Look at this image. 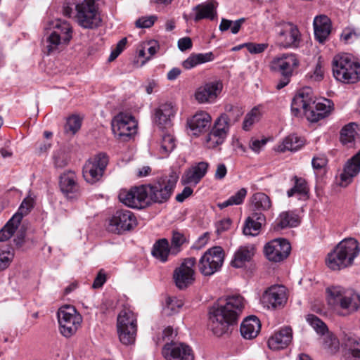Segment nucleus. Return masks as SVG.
<instances>
[{"label":"nucleus","mask_w":360,"mask_h":360,"mask_svg":"<svg viewBox=\"0 0 360 360\" xmlns=\"http://www.w3.org/2000/svg\"><path fill=\"white\" fill-rule=\"evenodd\" d=\"M14 254L8 252H0V271L6 269L13 261Z\"/></svg>","instance_id":"obj_55"},{"label":"nucleus","mask_w":360,"mask_h":360,"mask_svg":"<svg viewBox=\"0 0 360 360\" xmlns=\"http://www.w3.org/2000/svg\"><path fill=\"white\" fill-rule=\"evenodd\" d=\"M292 181H294V186L287 191V195L288 198L294 195L303 197L308 196L309 188L307 182L304 179L294 176Z\"/></svg>","instance_id":"obj_37"},{"label":"nucleus","mask_w":360,"mask_h":360,"mask_svg":"<svg viewBox=\"0 0 360 360\" xmlns=\"http://www.w3.org/2000/svg\"><path fill=\"white\" fill-rule=\"evenodd\" d=\"M260 117V112L257 107L253 108L250 112H249L243 121V129L245 131L250 130V127L254 123L257 122Z\"/></svg>","instance_id":"obj_49"},{"label":"nucleus","mask_w":360,"mask_h":360,"mask_svg":"<svg viewBox=\"0 0 360 360\" xmlns=\"http://www.w3.org/2000/svg\"><path fill=\"white\" fill-rule=\"evenodd\" d=\"M360 172V149L359 151L346 162L343 172L340 174V186H347L353 178Z\"/></svg>","instance_id":"obj_26"},{"label":"nucleus","mask_w":360,"mask_h":360,"mask_svg":"<svg viewBox=\"0 0 360 360\" xmlns=\"http://www.w3.org/2000/svg\"><path fill=\"white\" fill-rule=\"evenodd\" d=\"M301 109L309 122H316L330 114L333 103L329 99L316 103L311 89L305 87L297 92L291 104V110L295 116L300 114Z\"/></svg>","instance_id":"obj_2"},{"label":"nucleus","mask_w":360,"mask_h":360,"mask_svg":"<svg viewBox=\"0 0 360 360\" xmlns=\"http://www.w3.org/2000/svg\"><path fill=\"white\" fill-rule=\"evenodd\" d=\"M182 304L177 300L169 297L167 300V307L165 309L166 311H170L168 314H171L176 312V308H180Z\"/></svg>","instance_id":"obj_58"},{"label":"nucleus","mask_w":360,"mask_h":360,"mask_svg":"<svg viewBox=\"0 0 360 360\" xmlns=\"http://www.w3.org/2000/svg\"><path fill=\"white\" fill-rule=\"evenodd\" d=\"M223 88V84L219 80L207 82L198 88L195 96L200 103L212 102L215 100Z\"/></svg>","instance_id":"obj_23"},{"label":"nucleus","mask_w":360,"mask_h":360,"mask_svg":"<svg viewBox=\"0 0 360 360\" xmlns=\"http://www.w3.org/2000/svg\"><path fill=\"white\" fill-rule=\"evenodd\" d=\"M279 27L278 34L280 44L285 48L297 47L300 40V34L297 26L290 22H283Z\"/></svg>","instance_id":"obj_22"},{"label":"nucleus","mask_w":360,"mask_h":360,"mask_svg":"<svg viewBox=\"0 0 360 360\" xmlns=\"http://www.w3.org/2000/svg\"><path fill=\"white\" fill-rule=\"evenodd\" d=\"M231 226V220L230 219H224L216 224L217 234L229 230Z\"/></svg>","instance_id":"obj_59"},{"label":"nucleus","mask_w":360,"mask_h":360,"mask_svg":"<svg viewBox=\"0 0 360 360\" xmlns=\"http://www.w3.org/2000/svg\"><path fill=\"white\" fill-rule=\"evenodd\" d=\"M252 255V252L248 247H240L235 252L231 265L236 268H241L251 259Z\"/></svg>","instance_id":"obj_40"},{"label":"nucleus","mask_w":360,"mask_h":360,"mask_svg":"<svg viewBox=\"0 0 360 360\" xmlns=\"http://www.w3.org/2000/svg\"><path fill=\"white\" fill-rule=\"evenodd\" d=\"M59 186L60 191L68 198H76L80 195L79 186L76 181V175L71 171L60 175Z\"/></svg>","instance_id":"obj_24"},{"label":"nucleus","mask_w":360,"mask_h":360,"mask_svg":"<svg viewBox=\"0 0 360 360\" xmlns=\"http://www.w3.org/2000/svg\"><path fill=\"white\" fill-rule=\"evenodd\" d=\"M327 301L333 307L347 310L348 314L360 309V295L341 286H330L326 290Z\"/></svg>","instance_id":"obj_6"},{"label":"nucleus","mask_w":360,"mask_h":360,"mask_svg":"<svg viewBox=\"0 0 360 360\" xmlns=\"http://www.w3.org/2000/svg\"><path fill=\"white\" fill-rule=\"evenodd\" d=\"M186 238L184 233L179 231H172V236L171 238L172 255H176L181 251V245L186 243Z\"/></svg>","instance_id":"obj_46"},{"label":"nucleus","mask_w":360,"mask_h":360,"mask_svg":"<svg viewBox=\"0 0 360 360\" xmlns=\"http://www.w3.org/2000/svg\"><path fill=\"white\" fill-rule=\"evenodd\" d=\"M54 28L55 30L51 32H56L61 38V40L63 41L64 44H68L72 39V31L70 25L65 21H57Z\"/></svg>","instance_id":"obj_41"},{"label":"nucleus","mask_w":360,"mask_h":360,"mask_svg":"<svg viewBox=\"0 0 360 360\" xmlns=\"http://www.w3.org/2000/svg\"><path fill=\"white\" fill-rule=\"evenodd\" d=\"M265 221V217L262 213L254 212L245 221L243 232L246 236H257Z\"/></svg>","instance_id":"obj_33"},{"label":"nucleus","mask_w":360,"mask_h":360,"mask_svg":"<svg viewBox=\"0 0 360 360\" xmlns=\"http://www.w3.org/2000/svg\"><path fill=\"white\" fill-rule=\"evenodd\" d=\"M264 251L266 257L269 261L280 262L289 256L291 245L286 239L276 238L265 245Z\"/></svg>","instance_id":"obj_17"},{"label":"nucleus","mask_w":360,"mask_h":360,"mask_svg":"<svg viewBox=\"0 0 360 360\" xmlns=\"http://www.w3.org/2000/svg\"><path fill=\"white\" fill-rule=\"evenodd\" d=\"M175 112L174 106L171 103L160 105L155 110V122L160 129L170 128L172 126L171 118L174 116Z\"/></svg>","instance_id":"obj_27"},{"label":"nucleus","mask_w":360,"mask_h":360,"mask_svg":"<svg viewBox=\"0 0 360 360\" xmlns=\"http://www.w3.org/2000/svg\"><path fill=\"white\" fill-rule=\"evenodd\" d=\"M193 189L189 186H186L181 193L176 195V200L179 202H184L187 198L191 196L193 193Z\"/></svg>","instance_id":"obj_63"},{"label":"nucleus","mask_w":360,"mask_h":360,"mask_svg":"<svg viewBox=\"0 0 360 360\" xmlns=\"http://www.w3.org/2000/svg\"><path fill=\"white\" fill-rule=\"evenodd\" d=\"M226 119L227 118L223 116L221 114L215 121L214 127L216 128L222 129L228 134L231 124L226 120Z\"/></svg>","instance_id":"obj_62"},{"label":"nucleus","mask_w":360,"mask_h":360,"mask_svg":"<svg viewBox=\"0 0 360 360\" xmlns=\"http://www.w3.org/2000/svg\"><path fill=\"white\" fill-rule=\"evenodd\" d=\"M312 167L314 169H321L327 164V160L324 157H315L312 159Z\"/></svg>","instance_id":"obj_64"},{"label":"nucleus","mask_w":360,"mask_h":360,"mask_svg":"<svg viewBox=\"0 0 360 360\" xmlns=\"http://www.w3.org/2000/svg\"><path fill=\"white\" fill-rule=\"evenodd\" d=\"M117 330L120 341L125 345L135 342L137 332L136 315L129 309H123L117 318Z\"/></svg>","instance_id":"obj_9"},{"label":"nucleus","mask_w":360,"mask_h":360,"mask_svg":"<svg viewBox=\"0 0 360 360\" xmlns=\"http://www.w3.org/2000/svg\"><path fill=\"white\" fill-rule=\"evenodd\" d=\"M226 300L224 305L214 304L210 310L209 328L218 337L237 323L244 307V299L239 295L229 296Z\"/></svg>","instance_id":"obj_1"},{"label":"nucleus","mask_w":360,"mask_h":360,"mask_svg":"<svg viewBox=\"0 0 360 360\" xmlns=\"http://www.w3.org/2000/svg\"><path fill=\"white\" fill-rule=\"evenodd\" d=\"M32 207V199L25 198L23 200L18 212L0 229V242L8 241L14 236L15 231L21 224L23 217L27 215Z\"/></svg>","instance_id":"obj_13"},{"label":"nucleus","mask_w":360,"mask_h":360,"mask_svg":"<svg viewBox=\"0 0 360 360\" xmlns=\"http://www.w3.org/2000/svg\"><path fill=\"white\" fill-rule=\"evenodd\" d=\"M138 123L131 114L121 112L112 120V131L115 136L122 141H129L137 131Z\"/></svg>","instance_id":"obj_10"},{"label":"nucleus","mask_w":360,"mask_h":360,"mask_svg":"<svg viewBox=\"0 0 360 360\" xmlns=\"http://www.w3.org/2000/svg\"><path fill=\"white\" fill-rule=\"evenodd\" d=\"M196 259L188 257L184 259L179 267L173 273V279L176 286L180 290H184L192 285L195 281V266Z\"/></svg>","instance_id":"obj_16"},{"label":"nucleus","mask_w":360,"mask_h":360,"mask_svg":"<svg viewBox=\"0 0 360 360\" xmlns=\"http://www.w3.org/2000/svg\"><path fill=\"white\" fill-rule=\"evenodd\" d=\"M58 320L61 334L69 338L76 333L82 319L73 306L65 305L58 309Z\"/></svg>","instance_id":"obj_12"},{"label":"nucleus","mask_w":360,"mask_h":360,"mask_svg":"<svg viewBox=\"0 0 360 360\" xmlns=\"http://www.w3.org/2000/svg\"><path fill=\"white\" fill-rule=\"evenodd\" d=\"M53 160L56 167L63 168L68 165L69 158L65 151L59 150L54 153Z\"/></svg>","instance_id":"obj_53"},{"label":"nucleus","mask_w":360,"mask_h":360,"mask_svg":"<svg viewBox=\"0 0 360 360\" xmlns=\"http://www.w3.org/2000/svg\"><path fill=\"white\" fill-rule=\"evenodd\" d=\"M313 24L316 39L320 43H323L331 31L330 20L328 16L321 15L314 18Z\"/></svg>","instance_id":"obj_31"},{"label":"nucleus","mask_w":360,"mask_h":360,"mask_svg":"<svg viewBox=\"0 0 360 360\" xmlns=\"http://www.w3.org/2000/svg\"><path fill=\"white\" fill-rule=\"evenodd\" d=\"M137 225L136 218L130 210H117L109 220L108 229L109 231L122 234L133 229Z\"/></svg>","instance_id":"obj_14"},{"label":"nucleus","mask_w":360,"mask_h":360,"mask_svg":"<svg viewBox=\"0 0 360 360\" xmlns=\"http://www.w3.org/2000/svg\"><path fill=\"white\" fill-rule=\"evenodd\" d=\"M340 336L346 358L349 360L359 359L360 338L354 333L345 330L341 331Z\"/></svg>","instance_id":"obj_21"},{"label":"nucleus","mask_w":360,"mask_h":360,"mask_svg":"<svg viewBox=\"0 0 360 360\" xmlns=\"http://www.w3.org/2000/svg\"><path fill=\"white\" fill-rule=\"evenodd\" d=\"M242 46H245L252 54H258L263 53L268 48L269 44L267 43L257 44L249 42L243 44Z\"/></svg>","instance_id":"obj_54"},{"label":"nucleus","mask_w":360,"mask_h":360,"mask_svg":"<svg viewBox=\"0 0 360 360\" xmlns=\"http://www.w3.org/2000/svg\"><path fill=\"white\" fill-rule=\"evenodd\" d=\"M287 300V290L283 285H272L262 295V302L269 309L282 308Z\"/></svg>","instance_id":"obj_20"},{"label":"nucleus","mask_w":360,"mask_h":360,"mask_svg":"<svg viewBox=\"0 0 360 360\" xmlns=\"http://www.w3.org/2000/svg\"><path fill=\"white\" fill-rule=\"evenodd\" d=\"M211 121V116L207 112L201 111L195 114L188 121V125L194 135H198L210 129Z\"/></svg>","instance_id":"obj_29"},{"label":"nucleus","mask_w":360,"mask_h":360,"mask_svg":"<svg viewBox=\"0 0 360 360\" xmlns=\"http://www.w3.org/2000/svg\"><path fill=\"white\" fill-rule=\"evenodd\" d=\"M74 11L75 21L82 28L93 30L100 26L101 18L95 0H68L63 14L70 17Z\"/></svg>","instance_id":"obj_3"},{"label":"nucleus","mask_w":360,"mask_h":360,"mask_svg":"<svg viewBox=\"0 0 360 360\" xmlns=\"http://www.w3.org/2000/svg\"><path fill=\"white\" fill-rule=\"evenodd\" d=\"M209 166L208 162L202 161L186 170L181 179V184L195 186L205 176Z\"/></svg>","instance_id":"obj_25"},{"label":"nucleus","mask_w":360,"mask_h":360,"mask_svg":"<svg viewBox=\"0 0 360 360\" xmlns=\"http://www.w3.org/2000/svg\"><path fill=\"white\" fill-rule=\"evenodd\" d=\"M227 133L222 129L212 127L207 137V142L210 147H216L221 145L225 140Z\"/></svg>","instance_id":"obj_44"},{"label":"nucleus","mask_w":360,"mask_h":360,"mask_svg":"<svg viewBox=\"0 0 360 360\" xmlns=\"http://www.w3.org/2000/svg\"><path fill=\"white\" fill-rule=\"evenodd\" d=\"M178 48L181 51L189 50L192 48L193 43L192 40L188 37L181 38L178 41Z\"/></svg>","instance_id":"obj_61"},{"label":"nucleus","mask_w":360,"mask_h":360,"mask_svg":"<svg viewBox=\"0 0 360 360\" xmlns=\"http://www.w3.org/2000/svg\"><path fill=\"white\" fill-rule=\"evenodd\" d=\"M156 17L151 15L149 17H141L136 20L135 25L139 28H149L153 25Z\"/></svg>","instance_id":"obj_56"},{"label":"nucleus","mask_w":360,"mask_h":360,"mask_svg":"<svg viewBox=\"0 0 360 360\" xmlns=\"http://www.w3.org/2000/svg\"><path fill=\"white\" fill-rule=\"evenodd\" d=\"M307 320L317 333L324 335L326 333H328L327 326L316 316L309 314L307 316Z\"/></svg>","instance_id":"obj_48"},{"label":"nucleus","mask_w":360,"mask_h":360,"mask_svg":"<svg viewBox=\"0 0 360 360\" xmlns=\"http://www.w3.org/2000/svg\"><path fill=\"white\" fill-rule=\"evenodd\" d=\"M214 59L212 52L205 53H191L189 57L182 62V66L186 70H190L198 65L212 61Z\"/></svg>","instance_id":"obj_35"},{"label":"nucleus","mask_w":360,"mask_h":360,"mask_svg":"<svg viewBox=\"0 0 360 360\" xmlns=\"http://www.w3.org/2000/svg\"><path fill=\"white\" fill-rule=\"evenodd\" d=\"M178 179V173L172 170L169 175L160 176L153 183L142 185L146 191V205L167 202L174 192Z\"/></svg>","instance_id":"obj_4"},{"label":"nucleus","mask_w":360,"mask_h":360,"mask_svg":"<svg viewBox=\"0 0 360 360\" xmlns=\"http://www.w3.org/2000/svg\"><path fill=\"white\" fill-rule=\"evenodd\" d=\"M304 144V141L295 134L287 136L283 142L282 151L288 150L295 151L300 149Z\"/></svg>","instance_id":"obj_45"},{"label":"nucleus","mask_w":360,"mask_h":360,"mask_svg":"<svg viewBox=\"0 0 360 360\" xmlns=\"http://www.w3.org/2000/svg\"><path fill=\"white\" fill-rule=\"evenodd\" d=\"M333 72L337 80L353 84L360 79V64L352 60L348 54L337 55L333 60Z\"/></svg>","instance_id":"obj_7"},{"label":"nucleus","mask_w":360,"mask_h":360,"mask_svg":"<svg viewBox=\"0 0 360 360\" xmlns=\"http://www.w3.org/2000/svg\"><path fill=\"white\" fill-rule=\"evenodd\" d=\"M162 354L167 360H194V354L188 345L172 340L164 345Z\"/></svg>","instance_id":"obj_19"},{"label":"nucleus","mask_w":360,"mask_h":360,"mask_svg":"<svg viewBox=\"0 0 360 360\" xmlns=\"http://www.w3.org/2000/svg\"><path fill=\"white\" fill-rule=\"evenodd\" d=\"M161 136L160 152L163 156H167L175 148V139L169 131H162Z\"/></svg>","instance_id":"obj_42"},{"label":"nucleus","mask_w":360,"mask_h":360,"mask_svg":"<svg viewBox=\"0 0 360 360\" xmlns=\"http://www.w3.org/2000/svg\"><path fill=\"white\" fill-rule=\"evenodd\" d=\"M323 346L330 352L333 353L339 349V341L334 335L327 333L323 337Z\"/></svg>","instance_id":"obj_51"},{"label":"nucleus","mask_w":360,"mask_h":360,"mask_svg":"<svg viewBox=\"0 0 360 360\" xmlns=\"http://www.w3.org/2000/svg\"><path fill=\"white\" fill-rule=\"evenodd\" d=\"M146 191L142 185L132 187L130 189H122L118 195L121 202L126 206L142 209L145 207L146 202Z\"/></svg>","instance_id":"obj_18"},{"label":"nucleus","mask_w":360,"mask_h":360,"mask_svg":"<svg viewBox=\"0 0 360 360\" xmlns=\"http://www.w3.org/2000/svg\"><path fill=\"white\" fill-rule=\"evenodd\" d=\"M358 124L350 122L342 127L340 131V141L344 145L352 144L358 134Z\"/></svg>","instance_id":"obj_38"},{"label":"nucleus","mask_w":360,"mask_h":360,"mask_svg":"<svg viewBox=\"0 0 360 360\" xmlns=\"http://www.w3.org/2000/svg\"><path fill=\"white\" fill-rule=\"evenodd\" d=\"M299 224L296 215L288 212H282L276 220L274 229L281 230L287 227H295Z\"/></svg>","instance_id":"obj_39"},{"label":"nucleus","mask_w":360,"mask_h":360,"mask_svg":"<svg viewBox=\"0 0 360 360\" xmlns=\"http://www.w3.org/2000/svg\"><path fill=\"white\" fill-rule=\"evenodd\" d=\"M299 60L295 54H283L274 58L270 63V70L281 76L276 84V89L280 90L287 86L293 75L294 70L299 66Z\"/></svg>","instance_id":"obj_8"},{"label":"nucleus","mask_w":360,"mask_h":360,"mask_svg":"<svg viewBox=\"0 0 360 360\" xmlns=\"http://www.w3.org/2000/svg\"><path fill=\"white\" fill-rule=\"evenodd\" d=\"M171 250L168 240L166 238H162L154 243L151 252L154 257L162 262H165L168 259L169 255L172 254Z\"/></svg>","instance_id":"obj_36"},{"label":"nucleus","mask_w":360,"mask_h":360,"mask_svg":"<svg viewBox=\"0 0 360 360\" xmlns=\"http://www.w3.org/2000/svg\"><path fill=\"white\" fill-rule=\"evenodd\" d=\"M261 329V323L255 316H250L243 320L240 325L241 335L248 340L256 338Z\"/></svg>","instance_id":"obj_32"},{"label":"nucleus","mask_w":360,"mask_h":360,"mask_svg":"<svg viewBox=\"0 0 360 360\" xmlns=\"http://www.w3.org/2000/svg\"><path fill=\"white\" fill-rule=\"evenodd\" d=\"M42 44L47 55L58 51L60 46L64 44L59 35L56 32H48L43 37Z\"/></svg>","instance_id":"obj_34"},{"label":"nucleus","mask_w":360,"mask_h":360,"mask_svg":"<svg viewBox=\"0 0 360 360\" xmlns=\"http://www.w3.org/2000/svg\"><path fill=\"white\" fill-rule=\"evenodd\" d=\"M218 4L214 0H208L200 4L193 8L195 15L194 21L198 22L202 19L214 20L217 16Z\"/></svg>","instance_id":"obj_30"},{"label":"nucleus","mask_w":360,"mask_h":360,"mask_svg":"<svg viewBox=\"0 0 360 360\" xmlns=\"http://www.w3.org/2000/svg\"><path fill=\"white\" fill-rule=\"evenodd\" d=\"M292 331L286 326L275 333L268 340V346L272 350H278L286 347L292 341Z\"/></svg>","instance_id":"obj_28"},{"label":"nucleus","mask_w":360,"mask_h":360,"mask_svg":"<svg viewBox=\"0 0 360 360\" xmlns=\"http://www.w3.org/2000/svg\"><path fill=\"white\" fill-rule=\"evenodd\" d=\"M224 261V252L221 247L214 246L208 249L198 262V269L205 276H210L218 271Z\"/></svg>","instance_id":"obj_11"},{"label":"nucleus","mask_w":360,"mask_h":360,"mask_svg":"<svg viewBox=\"0 0 360 360\" xmlns=\"http://www.w3.org/2000/svg\"><path fill=\"white\" fill-rule=\"evenodd\" d=\"M243 114V110L242 108L229 105L226 106V112L223 113L222 115L226 117V120L232 125L239 120Z\"/></svg>","instance_id":"obj_47"},{"label":"nucleus","mask_w":360,"mask_h":360,"mask_svg":"<svg viewBox=\"0 0 360 360\" xmlns=\"http://www.w3.org/2000/svg\"><path fill=\"white\" fill-rule=\"evenodd\" d=\"M105 281H106V275L103 272V270L101 269L94 281L92 288L94 289L100 288L103 286V285L105 283Z\"/></svg>","instance_id":"obj_60"},{"label":"nucleus","mask_w":360,"mask_h":360,"mask_svg":"<svg viewBox=\"0 0 360 360\" xmlns=\"http://www.w3.org/2000/svg\"><path fill=\"white\" fill-rule=\"evenodd\" d=\"M81 124V119L77 115H72L67 120L65 130L75 134L80 129Z\"/></svg>","instance_id":"obj_52"},{"label":"nucleus","mask_w":360,"mask_h":360,"mask_svg":"<svg viewBox=\"0 0 360 360\" xmlns=\"http://www.w3.org/2000/svg\"><path fill=\"white\" fill-rule=\"evenodd\" d=\"M27 232V226L25 224H22L18 226L15 233L13 240V244L16 249H20L25 243V236Z\"/></svg>","instance_id":"obj_50"},{"label":"nucleus","mask_w":360,"mask_h":360,"mask_svg":"<svg viewBox=\"0 0 360 360\" xmlns=\"http://www.w3.org/2000/svg\"><path fill=\"white\" fill-rule=\"evenodd\" d=\"M108 163L105 153H99L89 159L84 165L82 174L85 181L91 184L98 181L103 176Z\"/></svg>","instance_id":"obj_15"},{"label":"nucleus","mask_w":360,"mask_h":360,"mask_svg":"<svg viewBox=\"0 0 360 360\" xmlns=\"http://www.w3.org/2000/svg\"><path fill=\"white\" fill-rule=\"evenodd\" d=\"M359 251L356 240L352 238L342 240L328 253L326 259V265L333 271L346 268L353 264Z\"/></svg>","instance_id":"obj_5"},{"label":"nucleus","mask_w":360,"mask_h":360,"mask_svg":"<svg viewBox=\"0 0 360 360\" xmlns=\"http://www.w3.org/2000/svg\"><path fill=\"white\" fill-rule=\"evenodd\" d=\"M247 195V190L244 188H240L233 195L229 198L233 202V205H240Z\"/></svg>","instance_id":"obj_57"},{"label":"nucleus","mask_w":360,"mask_h":360,"mask_svg":"<svg viewBox=\"0 0 360 360\" xmlns=\"http://www.w3.org/2000/svg\"><path fill=\"white\" fill-rule=\"evenodd\" d=\"M252 205L259 211L268 210L271 206L269 197L264 193H255L251 198Z\"/></svg>","instance_id":"obj_43"}]
</instances>
